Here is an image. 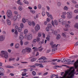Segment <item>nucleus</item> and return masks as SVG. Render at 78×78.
<instances>
[{
  "label": "nucleus",
  "mask_w": 78,
  "mask_h": 78,
  "mask_svg": "<svg viewBox=\"0 0 78 78\" xmlns=\"http://www.w3.org/2000/svg\"><path fill=\"white\" fill-rule=\"evenodd\" d=\"M67 18L68 19H71L72 17V13L70 12H69L67 13Z\"/></svg>",
  "instance_id": "39448f33"
},
{
  "label": "nucleus",
  "mask_w": 78,
  "mask_h": 78,
  "mask_svg": "<svg viewBox=\"0 0 78 78\" xmlns=\"http://www.w3.org/2000/svg\"><path fill=\"white\" fill-rule=\"evenodd\" d=\"M46 58L44 56H42L41 58H39L38 59V60H41V59H43V60H45L46 59Z\"/></svg>",
  "instance_id": "412c9836"
},
{
  "label": "nucleus",
  "mask_w": 78,
  "mask_h": 78,
  "mask_svg": "<svg viewBox=\"0 0 78 78\" xmlns=\"http://www.w3.org/2000/svg\"><path fill=\"white\" fill-rule=\"evenodd\" d=\"M36 58H32L31 59V62H34V61H36Z\"/></svg>",
  "instance_id": "7c9ffc66"
},
{
  "label": "nucleus",
  "mask_w": 78,
  "mask_h": 78,
  "mask_svg": "<svg viewBox=\"0 0 78 78\" xmlns=\"http://www.w3.org/2000/svg\"><path fill=\"white\" fill-rule=\"evenodd\" d=\"M74 28H77L78 30V23H76L75 25H74Z\"/></svg>",
  "instance_id": "bb28decb"
},
{
  "label": "nucleus",
  "mask_w": 78,
  "mask_h": 78,
  "mask_svg": "<svg viewBox=\"0 0 78 78\" xmlns=\"http://www.w3.org/2000/svg\"><path fill=\"white\" fill-rule=\"evenodd\" d=\"M16 59L14 58H9V61H14Z\"/></svg>",
  "instance_id": "cd10ccee"
},
{
  "label": "nucleus",
  "mask_w": 78,
  "mask_h": 78,
  "mask_svg": "<svg viewBox=\"0 0 78 78\" xmlns=\"http://www.w3.org/2000/svg\"><path fill=\"white\" fill-rule=\"evenodd\" d=\"M28 23L29 25H30V26H31V25H32V26L34 27V25H35V23L34 21H32V23H31V22L29 21L28 22Z\"/></svg>",
  "instance_id": "9d476101"
},
{
  "label": "nucleus",
  "mask_w": 78,
  "mask_h": 78,
  "mask_svg": "<svg viewBox=\"0 0 78 78\" xmlns=\"http://www.w3.org/2000/svg\"><path fill=\"white\" fill-rule=\"evenodd\" d=\"M35 30L36 32H37L40 30V26L39 24H37L35 27Z\"/></svg>",
  "instance_id": "20e7f679"
},
{
  "label": "nucleus",
  "mask_w": 78,
  "mask_h": 78,
  "mask_svg": "<svg viewBox=\"0 0 78 78\" xmlns=\"http://www.w3.org/2000/svg\"><path fill=\"white\" fill-rule=\"evenodd\" d=\"M15 48H19V44L16 43L15 44Z\"/></svg>",
  "instance_id": "4be33fe9"
},
{
  "label": "nucleus",
  "mask_w": 78,
  "mask_h": 78,
  "mask_svg": "<svg viewBox=\"0 0 78 78\" xmlns=\"http://www.w3.org/2000/svg\"><path fill=\"white\" fill-rule=\"evenodd\" d=\"M42 14L43 16H44L45 15V12L44 11H43L42 12Z\"/></svg>",
  "instance_id": "49530a36"
},
{
  "label": "nucleus",
  "mask_w": 78,
  "mask_h": 78,
  "mask_svg": "<svg viewBox=\"0 0 78 78\" xmlns=\"http://www.w3.org/2000/svg\"><path fill=\"white\" fill-rule=\"evenodd\" d=\"M30 12L32 13V14H34L35 12V11L34 10H30Z\"/></svg>",
  "instance_id": "ea45409f"
},
{
  "label": "nucleus",
  "mask_w": 78,
  "mask_h": 78,
  "mask_svg": "<svg viewBox=\"0 0 78 78\" xmlns=\"http://www.w3.org/2000/svg\"><path fill=\"white\" fill-rule=\"evenodd\" d=\"M74 12L75 13H77V12H78V9H76L74 11Z\"/></svg>",
  "instance_id": "680f3d73"
},
{
  "label": "nucleus",
  "mask_w": 78,
  "mask_h": 78,
  "mask_svg": "<svg viewBox=\"0 0 78 78\" xmlns=\"http://www.w3.org/2000/svg\"><path fill=\"white\" fill-rule=\"evenodd\" d=\"M41 48H42V46H41L40 47H39L38 49L37 48V47H34L32 48V49L33 50H34V51H37V50H38V49Z\"/></svg>",
  "instance_id": "4468645a"
},
{
  "label": "nucleus",
  "mask_w": 78,
  "mask_h": 78,
  "mask_svg": "<svg viewBox=\"0 0 78 78\" xmlns=\"http://www.w3.org/2000/svg\"><path fill=\"white\" fill-rule=\"evenodd\" d=\"M70 27V25L69 24H67L65 25V28H66V29H64V31H68V29L67 28Z\"/></svg>",
  "instance_id": "f8f14e48"
},
{
  "label": "nucleus",
  "mask_w": 78,
  "mask_h": 78,
  "mask_svg": "<svg viewBox=\"0 0 78 78\" xmlns=\"http://www.w3.org/2000/svg\"><path fill=\"white\" fill-rule=\"evenodd\" d=\"M72 69H73V67H70V69L66 71L65 72V74H66V75H68L69 72H71Z\"/></svg>",
  "instance_id": "2eb2a0df"
},
{
  "label": "nucleus",
  "mask_w": 78,
  "mask_h": 78,
  "mask_svg": "<svg viewBox=\"0 0 78 78\" xmlns=\"http://www.w3.org/2000/svg\"><path fill=\"white\" fill-rule=\"evenodd\" d=\"M62 35L63 36V37H66V35L65 34V33H62Z\"/></svg>",
  "instance_id": "bf43d9fd"
},
{
  "label": "nucleus",
  "mask_w": 78,
  "mask_h": 78,
  "mask_svg": "<svg viewBox=\"0 0 78 78\" xmlns=\"http://www.w3.org/2000/svg\"><path fill=\"white\" fill-rule=\"evenodd\" d=\"M23 2L24 3V4H26L27 5H28V4H29V2H28L25 0H24L23 1Z\"/></svg>",
  "instance_id": "5701e85b"
},
{
  "label": "nucleus",
  "mask_w": 78,
  "mask_h": 78,
  "mask_svg": "<svg viewBox=\"0 0 78 78\" xmlns=\"http://www.w3.org/2000/svg\"><path fill=\"white\" fill-rule=\"evenodd\" d=\"M46 14L48 17H50L51 20H53V17H52V16H51V15H50V14H49V13L47 12H46Z\"/></svg>",
  "instance_id": "f3484780"
},
{
  "label": "nucleus",
  "mask_w": 78,
  "mask_h": 78,
  "mask_svg": "<svg viewBox=\"0 0 78 78\" xmlns=\"http://www.w3.org/2000/svg\"><path fill=\"white\" fill-rule=\"evenodd\" d=\"M61 38V36L59 34H58L56 37V39L57 40H59Z\"/></svg>",
  "instance_id": "c85d7f7f"
},
{
  "label": "nucleus",
  "mask_w": 78,
  "mask_h": 78,
  "mask_svg": "<svg viewBox=\"0 0 78 78\" xmlns=\"http://www.w3.org/2000/svg\"><path fill=\"white\" fill-rule=\"evenodd\" d=\"M32 75H34V76H35V75H36V72L33 71L32 72Z\"/></svg>",
  "instance_id": "79ce46f5"
},
{
  "label": "nucleus",
  "mask_w": 78,
  "mask_h": 78,
  "mask_svg": "<svg viewBox=\"0 0 78 78\" xmlns=\"http://www.w3.org/2000/svg\"><path fill=\"white\" fill-rule=\"evenodd\" d=\"M75 62V60H73L71 62V60L70 59H68L67 60V62H68V64H73V62Z\"/></svg>",
  "instance_id": "6e6552de"
},
{
  "label": "nucleus",
  "mask_w": 78,
  "mask_h": 78,
  "mask_svg": "<svg viewBox=\"0 0 78 78\" xmlns=\"http://www.w3.org/2000/svg\"><path fill=\"white\" fill-rule=\"evenodd\" d=\"M19 27H18V26H15V29H16V30H18L19 29Z\"/></svg>",
  "instance_id": "774afa93"
},
{
  "label": "nucleus",
  "mask_w": 78,
  "mask_h": 78,
  "mask_svg": "<svg viewBox=\"0 0 78 78\" xmlns=\"http://www.w3.org/2000/svg\"><path fill=\"white\" fill-rule=\"evenodd\" d=\"M36 41L37 42H39L40 41V38L39 37H37Z\"/></svg>",
  "instance_id": "2f4dec72"
},
{
  "label": "nucleus",
  "mask_w": 78,
  "mask_h": 78,
  "mask_svg": "<svg viewBox=\"0 0 78 78\" xmlns=\"http://www.w3.org/2000/svg\"><path fill=\"white\" fill-rule=\"evenodd\" d=\"M0 70H1V72H4V69L2 68H0Z\"/></svg>",
  "instance_id": "603ef678"
},
{
  "label": "nucleus",
  "mask_w": 78,
  "mask_h": 78,
  "mask_svg": "<svg viewBox=\"0 0 78 78\" xmlns=\"http://www.w3.org/2000/svg\"><path fill=\"white\" fill-rule=\"evenodd\" d=\"M22 30V27H20L18 28V32H20Z\"/></svg>",
  "instance_id": "f704fd0d"
},
{
  "label": "nucleus",
  "mask_w": 78,
  "mask_h": 78,
  "mask_svg": "<svg viewBox=\"0 0 78 78\" xmlns=\"http://www.w3.org/2000/svg\"><path fill=\"white\" fill-rule=\"evenodd\" d=\"M56 75L55 74H52L51 76V78H53V76H56Z\"/></svg>",
  "instance_id": "a19ab883"
},
{
  "label": "nucleus",
  "mask_w": 78,
  "mask_h": 78,
  "mask_svg": "<svg viewBox=\"0 0 78 78\" xmlns=\"http://www.w3.org/2000/svg\"><path fill=\"white\" fill-rule=\"evenodd\" d=\"M66 61V59L64 58H62L61 59V61L62 62H65Z\"/></svg>",
  "instance_id": "473e14b6"
},
{
  "label": "nucleus",
  "mask_w": 78,
  "mask_h": 78,
  "mask_svg": "<svg viewBox=\"0 0 78 78\" xmlns=\"http://www.w3.org/2000/svg\"><path fill=\"white\" fill-rule=\"evenodd\" d=\"M36 42V39H34L33 40L32 42L33 43V44H35Z\"/></svg>",
  "instance_id": "5fc2aeb1"
},
{
  "label": "nucleus",
  "mask_w": 78,
  "mask_h": 78,
  "mask_svg": "<svg viewBox=\"0 0 78 78\" xmlns=\"http://www.w3.org/2000/svg\"><path fill=\"white\" fill-rule=\"evenodd\" d=\"M78 59L76 61V62L74 63L73 65L75 69H77L78 67Z\"/></svg>",
  "instance_id": "1a4fd4ad"
},
{
  "label": "nucleus",
  "mask_w": 78,
  "mask_h": 78,
  "mask_svg": "<svg viewBox=\"0 0 78 78\" xmlns=\"http://www.w3.org/2000/svg\"><path fill=\"white\" fill-rule=\"evenodd\" d=\"M67 74H66L65 73L64 74L63 77L62 76H60L59 78H66V77L67 76Z\"/></svg>",
  "instance_id": "a878e982"
},
{
  "label": "nucleus",
  "mask_w": 78,
  "mask_h": 78,
  "mask_svg": "<svg viewBox=\"0 0 78 78\" xmlns=\"http://www.w3.org/2000/svg\"><path fill=\"white\" fill-rule=\"evenodd\" d=\"M7 14H8L10 16H12V12L11 10H8L7 11Z\"/></svg>",
  "instance_id": "9b49d317"
},
{
  "label": "nucleus",
  "mask_w": 78,
  "mask_h": 78,
  "mask_svg": "<svg viewBox=\"0 0 78 78\" xmlns=\"http://www.w3.org/2000/svg\"><path fill=\"white\" fill-rule=\"evenodd\" d=\"M50 28H49L48 27H46V30L47 31H49V30H50Z\"/></svg>",
  "instance_id": "e2e57ef3"
},
{
  "label": "nucleus",
  "mask_w": 78,
  "mask_h": 78,
  "mask_svg": "<svg viewBox=\"0 0 78 78\" xmlns=\"http://www.w3.org/2000/svg\"><path fill=\"white\" fill-rule=\"evenodd\" d=\"M74 76V74H72L69 77V78H73Z\"/></svg>",
  "instance_id": "37998d69"
},
{
  "label": "nucleus",
  "mask_w": 78,
  "mask_h": 78,
  "mask_svg": "<svg viewBox=\"0 0 78 78\" xmlns=\"http://www.w3.org/2000/svg\"><path fill=\"white\" fill-rule=\"evenodd\" d=\"M41 35L42 34H41V33L40 32L38 33V37H41Z\"/></svg>",
  "instance_id": "6e6d98bb"
},
{
  "label": "nucleus",
  "mask_w": 78,
  "mask_h": 78,
  "mask_svg": "<svg viewBox=\"0 0 78 78\" xmlns=\"http://www.w3.org/2000/svg\"><path fill=\"white\" fill-rule=\"evenodd\" d=\"M20 26L21 27V28H23L24 25H23V24L22 23L20 24Z\"/></svg>",
  "instance_id": "4d7b16f0"
},
{
  "label": "nucleus",
  "mask_w": 78,
  "mask_h": 78,
  "mask_svg": "<svg viewBox=\"0 0 78 78\" xmlns=\"http://www.w3.org/2000/svg\"><path fill=\"white\" fill-rule=\"evenodd\" d=\"M72 2V3H76V2L74 0H72V1H71Z\"/></svg>",
  "instance_id": "13d9d810"
},
{
  "label": "nucleus",
  "mask_w": 78,
  "mask_h": 78,
  "mask_svg": "<svg viewBox=\"0 0 78 78\" xmlns=\"http://www.w3.org/2000/svg\"><path fill=\"white\" fill-rule=\"evenodd\" d=\"M52 33H53V34H55V36H56V35H57V34L58 33V32L56 31V30H52Z\"/></svg>",
  "instance_id": "aec40b11"
},
{
  "label": "nucleus",
  "mask_w": 78,
  "mask_h": 78,
  "mask_svg": "<svg viewBox=\"0 0 78 78\" xmlns=\"http://www.w3.org/2000/svg\"><path fill=\"white\" fill-rule=\"evenodd\" d=\"M6 67H7V68H12L13 67V66H9V65H7L6 66Z\"/></svg>",
  "instance_id": "a18cd8bd"
},
{
  "label": "nucleus",
  "mask_w": 78,
  "mask_h": 78,
  "mask_svg": "<svg viewBox=\"0 0 78 78\" xmlns=\"http://www.w3.org/2000/svg\"><path fill=\"white\" fill-rule=\"evenodd\" d=\"M40 64H38V63H35V65L36 66H39V65Z\"/></svg>",
  "instance_id": "338daca9"
},
{
  "label": "nucleus",
  "mask_w": 78,
  "mask_h": 78,
  "mask_svg": "<svg viewBox=\"0 0 78 78\" xmlns=\"http://www.w3.org/2000/svg\"><path fill=\"white\" fill-rule=\"evenodd\" d=\"M42 7V6H41V5H38V8H39V9H41V8Z\"/></svg>",
  "instance_id": "0e129e2a"
},
{
  "label": "nucleus",
  "mask_w": 78,
  "mask_h": 78,
  "mask_svg": "<svg viewBox=\"0 0 78 78\" xmlns=\"http://www.w3.org/2000/svg\"><path fill=\"white\" fill-rule=\"evenodd\" d=\"M29 44V42L26 41L24 43L25 45H28Z\"/></svg>",
  "instance_id": "e433bc0d"
},
{
  "label": "nucleus",
  "mask_w": 78,
  "mask_h": 78,
  "mask_svg": "<svg viewBox=\"0 0 78 78\" xmlns=\"http://www.w3.org/2000/svg\"><path fill=\"white\" fill-rule=\"evenodd\" d=\"M44 41H40L39 42V44H44Z\"/></svg>",
  "instance_id": "864d4df0"
},
{
  "label": "nucleus",
  "mask_w": 78,
  "mask_h": 78,
  "mask_svg": "<svg viewBox=\"0 0 78 78\" xmlns=\"http://www.w3.org/2000/svg\"><path fill=\"white\" fill-rule=\"evenodd\" d=\"M48 27L49 28V29H50V30H51V28L52 27V26H51V25L50 24H49L48 26Z\"/></svg>",
  "instance_id": "393cba45"
},
{
  "label": "nucleus",
  "mask_w": 78,
  "mask_h": 78,
  "mask_svg": "<svg viewBox=\"0 0 78 78\" xmlns=\"http://www.w3.org/2000/svg\"><path fill=\"white\" fill-rule=\"evenodd\" d=\"M38 49L39 51H42V50L44 49V48H41L40 49Z\"/></svg>",
  "instance_id": "3c124183"
},
{
  "label": "nucleus",
  "mask_w": 78,
  "mask_h": 78,
  "mask_svg": "<svg viewBox=\"0 0 78 78\" xmlns=\"http://www.w3.org/2000/svg\"><path fill=\"white\" fill-rule=\"evenodd\" d=\"M0 56L2 57H4L5 58V59H7L8 58V52L6 51H1V54H0Z\"/></svg>",
  "instance_id": "f257e3e1"
},
{
  "label": "nucleus",
  "mask_w": 78,
  "mask_h": 78,
  "mask_svg": "<svg viewBox=\"0 0 78 78\" xmlns=\"http://www.w3.org/2000/svg\"><path fill=\"white\" fill-rule=\"evenodd\" d=\"M28 31L27 29H25L24 30V33L25 34H26L27 33H28Z\"/></svg>",
  "instance_id": "c756f323"
},
{
  "label": "nucleus",
  "mask_w": 78,
  "mask_h": 78,
  "mask_svg": "<svg viewBox=\"0 0 78 78\" xmlns=\"http://www.w3.org/2000/svg\"><path fill=\"white\" fill-rule=\"evenodd\" d=\"M58 22L60 23H62V25H64L67 23V21H64V20L62 19H61L58 20Z\"/></svg>",
  "instance_id": "f03ea898"
},
{
  "label": "nucleus",
  "mask_w": 78,
  "mask_h": 78,
  "mask_svg": "<svg viewBox=\"0 0 78 78\" xmlns=\"http://www.w3.org/2000/svg\"><path fill=\"white\" fill-rule=\"evenodd\" d=\"M71 74H73L74 72H75V69H73L72 71H71L70 72Z\"/></svg>",
  "instance_id": "58836bf2"
},
{
  "label": "nucleus",
  "mask_w": 78,
  "mask_h": 78,
  "mask_svg": "<svg viewBox=\"0 0 78 78\" xmlns=\"http://www.w3.org/2000/svg\"><path fill=\"white\" fill-rule=\"evenodd\" d=\"M16 3L18 5H23V3L21 2L20 0H18L17 2Z\"/></svg>",
  "instance_id": "ddd939ff"
},
{
  "label": "nucleus",
  "mask_w": 78,
  "mask_h": 78,
  "mask_svg": "<svg viewBox=\"0 0 78 78\" xmlns=\"http://www.w3.org/2000/svg\"><path fill=\"white\" fill-rule=\"evenodd\" d=\"M7 23L8 25H11V21H10V20L8 19L7 20Z\"/></svg>",
  "instance_id": "6ab92c4d"
},
{
  "label": "nucleus",
  "mask_w": 78,
  "mask_h": 78,
  "mask_svg": "<svg viewBox=\"0 0 78 78\" xmlns=\"http://www.w3.org/2000/svg\"><path fill=\"white\" fill-rule=\"evenodd\" d=\"M51 23L52 24V25L53 26H55V25H58V22L57 21V20H55L54 21H53V20H52V21Z\"/></svg>",
  "instance_id": "423d86ee"
},
{
  "label": "nucleus",
  "mask_w": 78,
  "mask_h": 78,
  "mask_svg": "<svg viewBox=\"0 0 78 78\" xmlns=\"http://www.w3.org/2000/svg\"><path fill=\"white\" fill-rule=\"evenodd\" d=\"M14 44L13 43H11L10 44V46L11 47H12V46H13L14 45Z\"/></svg>",
  "instance_id": "69168bd1"
},
{
  "label": "nucleus",
  "mask_w": 78,
  "mask_h": 78,
  "mask_svg": "<svg viewBox=\"0 0 78 78\" xmlns=\"http://www.w3.org/2000/svg\"><path fill=\"white\" fill-rule=\"evenodd\" d=\"M33 37V36L31 34H30L27 36V39L28 40H31Z\"/></svg>",
  "instance_id": "dca6fc26"
},
{
  "label": "nucleus",
  "mask_w": 78,
  "mask_h": 78,
  "mask_svg": "<svg viewBox=\"0 0 78 78\" xmlns=\"http://www.w3.org/2000/svg\"><path fill=\"white\" fill-rule=\"evenodd\" d=\"M39 66H40V67L41 68H42L44 67V66H43V65H42V63L40 64Z\"/></svg>",
  "instance_id": "c03bdc74"
},
{
  "label": "nucleus",
  "mask_w": 78,
  "mask_h": 78,
  "mask_svg": "<svg viewBox=\"0 0 78 78\" xmlns=\"http://www.w3.org/2000/svg\"><path fill=\"white\" fill-rule=\"evenodd\" d=\"M20 39V40H23V38H24V37L22 35H20L19 37Z\"/></svg>",
  "instance_id": "b1692460"
},
{
  "label": "nucleus",
  "mask_w": 78,
  "mask_h": 78,
  "mask_svg": "<svg viewBox=\"0 0 78 78\" xmlns=\"http://www.w3.org/2000/svg\"><path fill=\"white\" fill-rule=\"evenodd\" d=\"M19 10L20 11H21V10L22 9V7L21 6H19L18 8Z\"/></svg>",
  "instance_id": "8fccbe9b"
},
{
  "label": "nucleus",
  "mask_w": 78,
  "mask_h": 78,
  "mask_svg": "<svg viewBox=\"0 0 78 78\" xmlns=\"http://www.w3.org/2000/svg\"><path fill=\"white\" fill-rule=\"evenodd\" d=\"M17 16H14L13 17V20L14 21H16L17 20Z\"/></svg>",
  "instance_id": "72a5a7b5"
},
{
  "label": "nucleus",
  "mask_w": 78,
  "mask_h": 78,
  "mask_svg": "<svg viewBox=\"0 0 78 78\" xmlns=\"http://www.w3.org/2000/svg\"><path fill=\"white\" fill-rule=\"evenodd\" d=\"M46 39L48 40V41H50V37H46Z\"/></svg>",
  "instance_id": "052dcab7"
},
{
  "label": "nucleus",
  "mask_w": 78,
  "mask_h": 78,
  "mask_svg": "<svg viewBox=\"0 0 78 78\" xmlns=\"http://www.w3.org/2000/svg\"><path fill=\"white\" fill-rule=\"evenodd\" d=\"M25 49L26 50V51H27V52H30L31 50V48H25Z\"/></svg>",
  "instance_id": "a211bd4d"
},
{
  "label": "nucleus",
  "mask_w": 78,
  "mask_h": 78,
  "mask_svg": "<svg viewBox=\"0 0 78 78\" xmlns=\"http://www.w3.org/2000/svg\"><path fill=\"white\" fill-rule=\"evenodd\" d=\"M57 5L58 6H60L61 5V3L59 2H58L57 3Z\"/></svg>",
  "instance_id": "de8ad7c7"
},
{
  "label": "nucleus",
  "mask_w": 78,
  "mask_h": 78,
  "mask_svg": "<svg viewBox=\"0 0 78 78\" xmlns=\"http://www.w3.org/2000/svg\"><path fill=\"white\" fill-rule=\"evenodd\" d=\"M5 39V35H2L0 36V41L2 42Z\"/></svg>",
  "instance_id": "0eeeda50"
},
{
  "label": "nucleus",
  "mask_w": 78,
  "mask_h": 78,
  "mask_svg": "<svg viewBox=\"0 0 78 78\" xmlns=\"http://www.w3.org/2000/svg\"><path fill=\"white\" fill-rule=\"evenodd\" d=\"M16 17L17 19H20V18H21V16H20V15H18L17 16H16Z\"/></svg>",
  "instance_id": "4c0bfd02"
},
{
  "label": "nucleus",
  "mask_w": 78,
  "mask_h": 78,
  "mask_svg": "<svg viewBox=\"0 0 78 78\" xmlns=\"http://www.w3.org/2000/svg\"><path fill=\"white\" fill-rule=\"evenodd\" d=\"M22 22L23 23H25V22H26V20H25V18H23L22 19Z\"/></svg>",
  "instance_id": "09e8293b"
},
{
  "label": "nucleus",
  "mask_w": 78,
  "mask_h": 78,
  "mask_svg": "<svg viewBox=\"0 0 78 78\" xmlns=\"http://www.w3.org/2000/svg\"><path fill=\"white\" fill-rule=\"evenodd\" d=\"M64 10H66H66H68L69 8L65 6L64 8Z\"/></svg>",
  "instance_id": "c9c22d12"
},
{
  "label": "nucleus",
  "mask_w": 78,
  "mask_h": 78,
  "mask_svg": "<svg viewBox=\"0 0 78 78\" xmlns=\"http://www.w3.org/2000/svg\"><path fill=\"white\" fill-rule=\"evenodd\" d=\"M58 44H57L56 46V44H53L51 46V47L52 48V50L53 52H55V50H57V47H58Z\"/></svg>",
  "instance_id": "7ed1b4c3"
}]
</instances>
